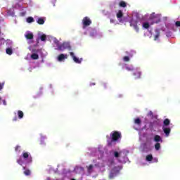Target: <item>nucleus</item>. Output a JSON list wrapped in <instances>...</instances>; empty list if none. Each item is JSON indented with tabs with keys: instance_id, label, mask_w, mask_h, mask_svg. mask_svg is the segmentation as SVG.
I'll use <instances>...</instances> for the list:
<instances>
[{
	"instance_id": "nucleus-1",
	"label": "nucleus",
	"mask_w": 180,
	"mask_h": 180,
	"mask_svg": "<svg viewBox=\"0 0 180 180\" xmlns=\"http://www.w3.org/2000/svg\"><path fill=\"white\" fill-rule=\"evenodd\" d=\"M111 140L108 141V146L109 147H112L113 146V143H116V141H119V140L122 139V132L117 131H113L110 134Z\"/></svg>"
},
{
	"instance_id": "nucleus-2",
	"label": "nucleus",
	"mask_w": 180,
	"mask_h": 180,
	"mask_svg": "<svg viewBox=\"0 0 180 180\" xmlns=\"http://www.w3.org/2000/svg\"><path fill=\"white\" fill-rule=\"evenodd\" d=\"M21 157L25 160L27 164H32L33 162V158H32V155L29 152L23 151Z\"/></svg>"
},
{
	"instance_id": "nucleus-3",
	"label": "nucleus",
	"mask_w": 180,
	"mask_h": 180,
	"mask_svg": "<svg viewBox=\"0 0 180 180\" xmlns=\"http://www.w3.org/2000/svg\"><path fill=\"white\" fill-rule=\"evenodd\" d=\"M92 21L89 18V17H84L82 20L83 29L88 27L90 25H91Z\"/></svg>"
},
{
	"instance_id": "nucleus-4",
	"label": "nucleus",
	"mask_w": 180,
	"mask_h": 180,
	"mask_svg": "<svg viewBox=\"0 0 180 180\" xmlns=\"http://www.w3.org/2000/svg\"><path fill=\"white\" fill-rule=\"evenodd\" d=\"M70 44L68 42H64L58 46V50L63 51V50H67V49H70Z\"/></svg>"
},
{
	"instance_id": "nucleus-5",
	"label": "nucleus",
	"mask_w": 180,
	"mask_h": 180,
	"mask_svg": "<svg viewBox=\"0 0 180 180\" xmlns=\"http://www.w3.org/2000/svg\"><path fill=\"white\" fill-rule=\"evenodd\" d=\"M117 174H119V170L114 167L110 172L109 179H113V178L117 176Z\"/></svg>"
},
{
	"instance_id": "nucleus-6",
	"label": "nucleus",
	"mask_w": 180,
	"mask_h": 180,
	"mask_svg": "<svg viewBox=\"0 0 180 180\" xmlns=\"http://www.w3.org/2000/svg\"><path fill=\"white\" fill-rule=\"evenodd\" d=\"M70 55L72 57L73 61H75L76 63V64H81V63H82V58L80 59L77 58V56H75V54L74 53V52H70Z\"/></svg>"
},
{
	"instance_id": "nucleus-7",
	"label": "nucleus",
	"mask_w": 180,
	"mask_h": 180,
	"mask_svg": "<svg viewBox=\"0 0 180 180\" xmlns=\"http://www.w3.org/2000/svg\"><path fill=\"white\" fill-rule=\"evenodd\" d=\"M129 23L130 26H133L136 32H139V26H137V23H139V21H137V20L131 19Z\"/></svg>"
},
{
	"instance_id": "nucleus-8",
	"label": "nucleus",
	"mask_w": 180,
	"mask_h": 180,
	"mask_svg": "<svg viewBox=\"0 0 180 180\" xmlns=\"http://www.w3.org/2000/svg\"><path fill=\"white\" fill-rule=\"evenodd\" d=\"M67 58H68V56L67 54L60 53L58 56V61H64V60H67Z\"/></svg>"
},
{
	"instance_id": "nucleus-9",
	"label": "nucleus",
	"mask_w": 180,
	"mask_h": 180,
	"mask_svg": "<svg viewBox=\"0 0 180 180\" xmlns=\"http://www.w3.org/2000/svg\"><path fill=\"white\" fill-rule=\"evenodd\" d=\"M133 75L135 76V79H139V78H141V72L139 70H136L134 71Z\"/></svg>"
},
{
	"instance_id": "nucleus-10",
	"label": "nucleus",
	"mask_w": 180,
	"mask_h": 180,
	"mask_svg": "<svg viewBox=\"0 0 180 180\" xmlns=\"http://www.w3.org/2000/svg\"><path fill=\"white\" fill-rule=\"evenodd\" d=\"M162 130H163L166 137H168V136H169V133H171V128L165 127V126H163Z\"/></svg>"
},
{
	"instance_id": "nucleus-11",
	"label": "nucleus",
	"mask_w": 180,
	"mask_h": 180,
	"mask_svg": "<svg viewBox=\"0 0 180 180\" xmlns=\"http://www.w3.org/2000/svg\"><path fill=\"white\" fill-rule=\"evenodd\" d=\"M154 141L155 143H162V138L160 135H155L154 136Z\"/></svg>"
},
{
	"instance_id": "nucleus-12",
	"label": "nucleus",
	"mask_w": 180,
	"mask_h": 180,
	"mask_svg": "<svg viewBox=\"0 0 180 180\" xmlns=\"http://www.w3.org/2000/svg\"><path fill=\"white\" fill-rule=\"evenodd\" d=\"M155 33L156 34L154 36V40L157 41V40H158V38L160 37V30H155Z\"/></svg>"
},
{
	"instance_id": "nucleus-13",
	"label": "nucleus",
	"mask_w": 180,
	"mask_h": 180,
	"mask_svg": "<svg viewBox=\"0 0 180 180\" xmlns=\"http://www.w3.org/2000/svg\"><path fill=\"white\" fill-rule=\"evenodd\" d=\"M22 169L25 170L24 174L27 176H29V175H30V174H32V172H30V170L29 169H26V167H22Z\"/></svg>"
},
{
	"instance_id": "nucleus-14",
	"label": "nucleus",
	"mask_w": 180,
	"mask_h": 180,
	"mask_svg": "<svg viewBox=\"0 0 180 180\" xmlns=\"http://www.w3.org/2000/svg\"><path fill=\"white\" fill-rule=\"evenodd\" d=\"M25 36L27 40L33 39V33H27Z\"/></svg>"
},
{
	"instance_id": "nucleus-15",
	"label": "nucleus",
	"mask_w": 180,
	"mask_h": 180,
	"mask_svg": "<svg viewBox=\"0 0 180 180\" xmlns=\"http://www.w3.org/2000/svg\"><path fill=\"white\" fill-rule=\"evenodd\" d=\"M117 19H121V18H123V11L122 10H119L117 13Z\"/></svg>"
},
{
	"instance_id": "nucleus-16",
	"label": "nucleus",
	"mask_w": 180,
	"mask_h": 180,
	"mask_svg": "<svg viewBox=\"0 0 180 180\" xmlns=\"http://www.w3.org/2000/svg\"><path fill=\"white\" fill-rule=\"evenodd\" d=\"M6 54H8V56H12V54L13 53V51L12 50L11 48H7L6 49Z\"/></svg>"
},
{
	"instance_id": "nucleus-17",
	"label": "nucleus",
	"mask_w": 180,
	"mask_h": 180,
	"mask_svg": "<svg viewBox=\"0 0 180 180\" xmlns=\"http://www.w3.org/2000/svg\"><path fill=\"white\" fill-rule=\"evenodd\" d=\"M37 22L38 25H44V19H43V18H38Z\"/></svg>"
},
{
	"instance_id": "nucleus-18",
	"label": "nucleus",
	"mask_w": 180,
	"mask_h": 180,
	"mask_svg": "<svg viewBox=\"0 0 180 180\" xmlns=\"http://www.w3.org/2000/svg\"><path fill=\"white\" fill-rule=\"evenodd\" d=\"M155 148L156 151H158L161 148V143L159 142H157L155 144Z\"/></svg>"
},
{
	"instance_id": "nucleus-19",
	"label": "nucleus",
	"mask_w": 180,
	"mask_h": 180,
	"mask_svg": "<svg viewBox=\"0 0 180 180\" xmlns=\"http://www.w3.org/2000/svg\"><path fill=\"white\" fill-rule=\"evenodd\" d=\"M18 119H23V116H24L23 111L18 110Z\"/></svg>"
},
{
	"instance_id": "nucleus-20",
	"label": "nucleus",
	"mask_w": 180,
	"mask_h": 180,
	"mask_svg": "<svg viewBox=\"0 0 180 180\" xmlns=\"http://www.w3.org/2000/svg\"><path fill=\"white\" fill-rule=\"evenodd\" d=\"M169 123H171V121H169V119L167 118L163 121L164 126H169Z\"/></svg>"
},
{
	"instance_id": "nucleus-21",
	"label": "nucleus",
	"mask_w": 180,
	"mask_h": 180,
	"mask_svg": "<svg viewBox=\"0 0 180 180\" xmlns=\"http://www.w3.org/2000/svg\"><path fill=\"white\" fill-rule=\"evenodd\" d=\"M31 58L32 60H39V55H37V53H32L31 55Z\"/></svg>"
},
{
	"instance_id": "nucleus-22",
	"label": "nucleus",
	"mask_w": 180,
	"mask_h": 180,
	"mask_svg": "<svg viewBox=\"0 0 180 180\" xmlns=\"http://www.w3.org/2000/svg\"><path fill=\"white\" fill-rule=\"evenodd\" d=\"M119 5L121 8H126V6H127V4L123 1H120Z\"/></svg>"
},
{
	"instance_id": "nucleus-23",
	"label": "nucleus",
	"mask_w": 180,
	"mask_h": 180,
	"mask_svg": "<svg viewBox=\"0 0 180 180\" xmlns=\"http://www.w3.org/2000/svg\"><path fill=\"white\" fill-rule=\"evenodd\" d=\"M134 123L135 124L140 126V124H141V120L140 118H136L134 120Z\"/></svg>"
},
{
	"instance_id": "nucleus-24",
	"label": "nucleus",
	"mask_w": 180,
	"mask_h": 180,
	"mask_svg": "<svg viewBox=\"0 0 180 180\" xmlns=\"http://www.w3.org/2000/svg\"><path fill=\"white\" fill-rule=\"evenodd\" d=\"M146 161H153V155L150 154V155H148L146 158Z\"/></svg>"
},
{
	"instance_id": "nucleus-25",
	"label": "nucleus",
	"mask_w": 180,
	"mask_h": 180,
	"mask_svg": "<svg viewBox=\"0 0 180 180\" xmlns=\"http://www.w3.org/2000/svg\"><path fill=\"white\" fill-rule=\"evenodd\" d=\"M27 23H32V22H34V18L33 17H28L27 18Z\"/></svg>"
},
{
	"instance_id": "nucleus-26",
	"label": "nucleus",
	"mask_w": 180,
	"mask_h": 180,
	"mask_svg": "<svg viewBox=\"0 0 180 180\" xmlns=\"http://www.w3.org/2000/svg\"><path fill=\"white\" fill-rule=\"evenodd\" d=\"M94 169V165H90L88 167H87V172H89V174H91V172H92V169Z\"/></svg>"
},
{
	"instance_id": "nucleus-27",
	"label": "nucleus",
	"mask_w": 180,
	"mask_h": 180,
	"mask_svg": "<svg viewBox=\"0 0 180 180\" xmlns=\"http://www.w3.org/2000/svg\"><path fill=\"white\" fill-rule=\"evenodd\" d=\"M143 27H144V29H148V27H150V23H148V22H143Z\"/></svg>"
},
{
	"instance_id": "nucleus-28",
	"label": "nucleus",
	"mask_w": 180,
	"mask_h": 180,
	"mask_svg": "<svg viewBox=\"0 0 180 180\" xmlns=\"http://www.w3.org/2000/svg\"><path fill=\"white\" fill-rule=\"evenodd\" d=\"M23 160H22L21 158H20L18 160H17V163L19 164V165H23Z\"/></svg>"
},
{
	"instance_id": "nucleus-29",
	"label": "nucleus",
	"mask_w": 180,
	"mask_h": 180,
	"mask_svg": "<svg viewBox=\"0 0 180 180\" xmlns=\"http://www.w3.org/2000/svg\"><path fill=\"white\" fill-rule=\"evenodd\" d=\"M40 39H41V41H46V39H47V37L46 36V34H42L40 37Z\"/></svg>"
},
{
	"instance_id": "nucleus-30",
	"label": "nucleus",
	"mask_w": 180,
	"mask_h": 180,
	"mask_svg": "<svg viewBox=\"0 0 180 180\" xmlns=\"http://www.w3.org/2000/svg\"><path fill=\"white\" fill-rule=\"evenodd\" d=\"M120 156V153L117 151L114 152V157H115V158H119Z\"/></svg>"
},
{
	"instance_id": "nucleus-31",
	"label": "nucleus",
	"mask_w": 180,
	"mask_h": 180,
	"mask_svg": "<svg viewBox=\"0 0 180 180\" xmlns=\"http://www.w3.org/2000/svg\"><path fill=\"white\" fill-rule=\"evenodd\" d=\"M123 61H125L126 63L130 61V58H129V56H124L123 58Z\"/></svg>"
},
{
	"instance_id": "nucleus-32",
	"label": "nucleus",
	"mask_w": 180,
	"mask_h": 180,
	"mask_svg": "<svg viewBox=\"0 0 180 180\" xmlns=\"http://www.w3.org/2000/svg\"><path fill=\"white\" fill-rule=\"evenodd\" d=\"M126 70H127V71H134V68H130V67H127V68H126Z\"/></svg>"
},
{
	"instance_id": "nucleus-33",
	"label": "nucleus",
	"mask_w": 180,
	"mask_h": 180,
	"mask_svg": "<svg viewBox=\"0 0 180 180\" xmlns=\"http://www.w3.org/2000/svg\"><path fill=\"white\" fill-rule=\"evenodd\" d=\"M19 149H20V146L18 145L15 148V151H19Z\"/></svg>"
},
{
	"instance_id": "nucleus-34",
	"label": "nucleus",
	"mask_w": 180,
	"mask_h": 180,
	"mask_svg": "<svg viewBox=\"0 0 180 180\" xmlns=\"http://www.w3.org/2000/svg\"><path fill=\"white\" fill-rule=\"evenodd\" d=\"M175 25H176V27H180V21H176L175 22Z\"/></svg>"
},
{
	"instance_id": "nucleus-35",
	"label": "nucleus",
	"mask_w": 180,
	"mask_h": 180,
	"mask_svg": "<svg viewBox=\"0 0 180 180\" xmlns=\"http://www.w3.org/2000/svg\"><path fill=\"white\" fill-rule=\"evenodd\" d=\"M148 116L153 117V111H149V112L148 113Z\"/></svg>"
},
{
	"instance_id": "nucleus-36",
	"label": "nucleus",
	"mask_w": 180,
	"mask_h": 180,
	"mask_svg": "<svg viewBox=\"0 0 180 180\" xmlns=\"http://www.w3.org/2000/svg\"><path fill=\"white\" fill-rule=\"evenodd\" d=\"M4 88V84H0V91L3 89Z\"/></svg>"
},
{
	"instance_id": "nucleus-37",
	"label": "nucleus",
	"mask_w": 180,
	"mask_h": 180,
	"mask_svg": "<svg viewBox=\"0 0 180 180\" xmlns=\"http://www.w3.org/2000/svg\"><path fill=\"white\" fill-rule=\"evenodd\" d=\"M3 104L4 105V106H6V101L3 100Z\"/></svg>"
},
{
	"instance_id": "nucleus-38",
	"label": "nucleus",
	"mask_w": 180,
	"mask_h": 180,
	"mask_svg": "<svg viewBox=\"0 0 180 180\" xmlns=\"http://www.w3.org/2000/svg\"><path fill=\"white\" fill-rule=\"evenodd\" d=\"M16 120H18V117H15L13 119V122H16Z\"/></svg>"
},
{
	"instance_id": "nucleus-39",
	"label": "nucleus",
	"mask_w": 180,
	"mask_h": 180,
	"mask_svg": "<svg viewBox=\"0 0 180 180\" xmlns=\"http://www.w3.org/2000/svg\"><path fill=\"white\" fill-rule=\"evenodd\" d=\"M110 23H115V20L110 19Z\"/></svg>"
},
{
	"instance_id": "nucleus-40",
	"label": "nucleus",
	"mask_w": 180,
	"mask_h": 180,
	"mask_svg": "<svg viewBox=\"0 0 180 180\" xmlns=\"http://www.w3.org/2000/svg\"><path fill=\"white\" fill-rule=\"evenodd\" d=\"M92 85H96V84L95 83H91L90 86H92Z\"/></svg>"
},
{
	"instance_id": "nucleus-41",
	"label": "nucleus",
	"mask_w": 180,
	"mask_h": 180,
	"mask_svg": "<svg viewBox=\"0 0 180 180\" xmlns=\"http://www.w3.org/2000/svg\"><path fill=\"white\" fill-rule=\"evenodd\" d=\"M103 86L104 88H106V84H103Z\"/></svg>"
},
{
	"instance_id": "nucleus-42",
	"label": "nucleus",
	"mask_w": 180,
	"mask_h": 180,
	"mask_svg": "<svg viewBox=\"0 0 180 180\" xmlns=\"http://www.w3.org/2000/svg\"><path fill=\"white\" fill-rule=\"evenodd\" d=\"M71 180H76L75 179H72Z\"/></svg>"
}]
</instances>
